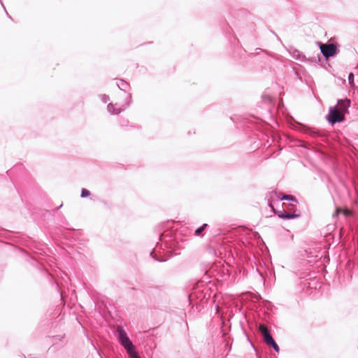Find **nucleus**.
I'll return each instance as SVG.
<instances>
[{"mask_svg":"<svg viewBox=\"0 0 358 358\" xmlns=\"http://www.w3.org/2000/svg\"><path fill=\"white\" fill-rule=\"evenodd\" d=\"M342 213L344 214L345 216H348L350 214V212L348 210H342Z\"/></svg>","mask_w":358,"mask_h":358,"instance_id":"obj_16","label":"nucleus"},{"mask_svg":"<svg viewBox=\"0 0 358 358\" xmlns=\"http://www.w3.org/2000/svg\"><path fill=\"white\" fill-rule=\"evenodd\" d=\"M278 217L282 219L290 220L298 217V215L294 213H288L283 210L280 214H278Z\"/></svg>","mask_w":358,"mask_h":358,"instance_id":"obj_8","label":"nucleus"},{"mask_svg":"<svg viewBox=\"0 0 358 358\" xmlns=\"http://www.w3.org/2000/svg\"><path fill=\"white\" fill-rule=\"evenodd\" d=\"M342 213V210L339 208H337L335 213L333 214V217H337L339 215V213Z\"/></svg>","mask_w":358,"mask_h":358,"instance_id":"obj_14","label":"nucleus"},{"mask_svg":"<svg viewBox=\"0 0 358 358\" xmlns=\"http://www.w3.org/2000/svg\"><path fill=\"white\" fill-rule=\"evenodd\" d=\"M280 200L296 201V199L292 195H285Z\"/></svg>","mask_w":358,"mask_h":358,"instance_id":"obj_10","label":"nucleus"},{"mask_svg":"<svg viewBox=\"0 0 358 358\" xmlns=\"http://www.w3.org/2000/svg\"><path fill=\"white\" fill-rule=\"evenodd\" d=\"M117 331L119 343L126 350L127 353H131L133 350H135V346L130 341L127 332L122 326H117Z\"/></svg>","mask_w":358,"mask_h":358,"instance_id":"obj_2","label":"nucleus"},{"mask_svg":"<svg viewBox=\"0 0 358 358\" xmlns=\"http://www.w3.org/2000/svg\"><path fill=\"white\" fill-rule=\"evenodd\" d=\"M321 52L325 58L334 56L336 52V46L334 44H326L320 46Z\"/></svg>","mask_w":358,"mask_h":358,"instance_id":"obj_5","label":"nucleus"},{"mask_svg":"<svg viewBox=\"0 0 358 358\" xmlns=\"http://www.w3.org/2000/svg\"><path fill=\"white\" fill-rule=\"evenodd\" d=\"M269 206L274 210V208H273V206H272V204H269Z\"/></svg>","mask_w":358,"mask_h":358,"instance_id":"obj_17","label":"nucleus"},{"mask_svg":"<svg viewBox=\"0 0 358 358\" xmlns=\"http://www.w3.org/2000/svg\"><path fill=\"white\" fill-rule=\"evenodd\" d=\"M117 86L120 90L124 92V97L126 100V102L121 106H119L117 108H115L113 103H109L107 106V109L108 113L112 115H117L120 113L129 106L131 102V94L126 92V91L129 89V84L123 80H119L117 82Z\"/></svg>","mask_w":358,"mask_h":358,"instance_id":"obj_1","label":"nucleus"},{"mask_svg":"<svg viewBox=\"0 0 358 358\" xmlns=\"http://www.w3.org/2000/svg\"><path fill=\"white\" fill-rule=\"evenodd\" d=\"M259 330L262 334L264 341H265V343L268 345L272 347L275 352H278L280 348L277 343H275V341H274V339L273 338L268 329L264 325L261 324L259 326Z\"/></svg>","mask_w":358,"mask_h":358,"instance_id":"obj_4","label":"nucleus"},{"mask_svg":"<svg viewBox=\"0 0 358 358\" xmlns=\"http://www.w3.org/2000/svg\"><path fill=\"white\" fill-rule=\"evenodd\" d=\"M338 109L345 115L348 111V108L350 106V100L348 99H338L337 101Z\"/></svg>","mask_w":358,"mask_h":358,"instance_id":"obj_6","label":"nucleus"},{"mask_svg":"<svg viewBox=\"0 0 358 358\" xmlns=\"http://www.w3.org/2000/svg\"><path fill=\"white\" fill-rule=\"evenodd\" d=\"M128 354L131 358H141L136 352V349L133 350L131 353Z\"/></svg>","mask_w":358,"mask_h":358,"instance_id":"obj_12","label":"nucleus"},{"mask_svg":"<svg viewBox=\"0 0 358 358\" xmlns=\"http://www.w3.org/2000/svg\"><path fill=\"white\" fill-rule=\"evenodd\" d=\"M326 118L330 124H334L343 122L345 119V115L338 109L337 106H331Z\"/></svg>","mask_w":358,"mask_h":358,"instance_id":"obj_3","label":"nucleus"},{"mask_svg":"<svg viewBox=\"0 0 358 358\" xmlns=\"http://www.w3.org/2000/svg\"><path fill=\"white\" fill-rule=\"evenodd\" d=\"M348 80L350 84L353 83L354 81V75L352 73H350L348 76Z\"/></svg>","mask_w":358,"mask_h":358,"instance_id":"obj_15","label":"nucleus"},{"mask_svg":"<svg viewBox=\"0 0 358 358\" xmlns=\"http://www.w3.org/2000/svg\"><path fill=\"white\" fill-rule=\"evenodd\" d=\"M101 99L103 103H106L109 100V96L106 94H103L101 96Z\"/></svg>","mask_w":358,"mask_h":358,"instance_id":"obj_13","label":"nucleus"},{"mask_svg":"<svg viewBox=\"0 0 358 358\" xmlns=\"http://www.w3.org/2000/svg\"><path fill=\"white\" fill-rule=\"evenodd\" d=\"M289 52L290 55L295 59L303 60L304 58V56L298 50L290 49Z\"/></svg>","mask_w":358,"mask_h":358,"instance_id":"obj_7","label":"nucleus"},{"mask_svg":"<svg viewBox=\"0 0 358 358\" xmlns=\"http://www.w3.org/2000/svg\"><path fill=\"white\" fill-rule=\"evenodd\" d=\"M207 226V224H203L202 226H201L200 227H199L198 229H196L195 231V235L196 236H200L201 232L205 229V228Z\"/></svg>","mask_w":358,"mask_h":358,"instance_id":"obj_9","label":"nucleus"},{"mask_svg":"<svg viewBox=\"0 0 358 358\" xmlns=\"http://www.w3.org/2000/svg\"><path fill=\"white\" fill-rule=\"evenodd\" d=\"M90 194V192L87 189H83L81 192V197L85 198L88 196Z\"/></svg>","mask_w":358,"mask_h":358,"instance_id":"obj_11","label":"nucleus"}]
</instances>
